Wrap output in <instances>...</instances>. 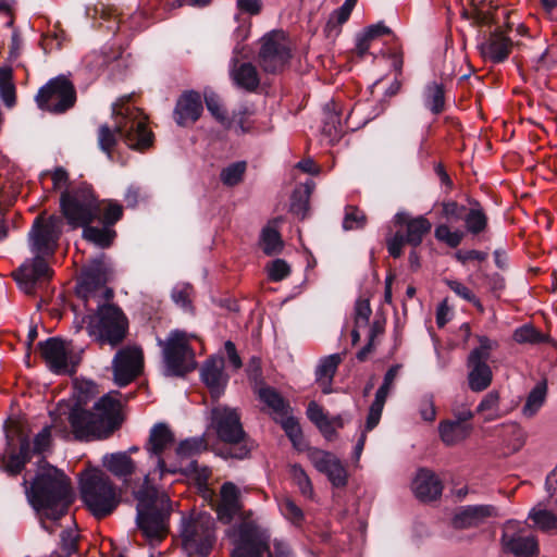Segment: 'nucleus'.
<instances>
[{"instance_id":"obj_1","label":"nucleus","mask_w":557,"mask_h":557,"mask_svg":"<svg viewBox=\"0 0 557 557\" xmlns=\"http://www.w3.org/2000/svg\"><path fill=\"white\" fill-rule=\"evenodd\" d=\"M28 502L38 512L42 528L49 533L54 530L46 520L58 521L64 517L73 500L70 479L55 467L45 462L40 466L30 486L24 480Z\"/></svg>"},{"instance_id":"obj_2","label":"nucleus","mask_w":557,"mask_h":557,"mask_svg":"<svg viewBox=\"0 0 557 557\" xmlns=\"http://www.w3.org/2000/svg\"><path fill=\"white\" fill-rule=\"evenodd\" d=\"M115 128L102 124L98 128L99 148L112 158L117 143L116 133L132 149L145 150L152 145L153 134L147 128V116L139 108L129 103H116L113 107Z\"/></svg>"},{"instance_id":"obj_3","label":"nucleus","mask_w":557,"mask_h":557,"mask_svg":"<svg viewBox=\"0 0 557 557\" xmlns=\"http://www.w3.org/2000/svg\"><path fill=\"white\" fill-rule=\"evenodd\" d=\"M120 401L110 396H102L92 407V410L73 408L69 414V422L75 438L79 441L103 440L120 428Z\"/></svg>"},{"instance_id":"obj_4","label":"nucleus","mask_w":557,"mask_h":557,"mask_svg":"<svg viewBox=\"0 0 557 557\" xmlns=\"http://www.w3.org/2000/svg\"><path fill=\"white\" fill-rule=\"evenodd\" d=\"M151 474L148 473L145 476L143 487L135 493L137 499L136 522L138 529L150 542H160L168 534L170 500L165 494H159L156 487L149 485Z\"/></svg>"},{"instance_id":"obj_5","label":"nucleus","mask_w":557,"mask_h":557,"mask_svg":"<svg viewBox=\"0 0 557 557\" xmlns=\"http://www.w3.org/2000/svg\"><path fill=\"white\" fill-rule=\"evenodd\" d=\"M81 498L98 519L111 515L121 502V493L112 480L101 470H87L81 474Z\"/></svg>"},{"instance_id":"obj_6","label":"nucleus","mask_w":557,"mask_h":557,"mask_svg":"<svg viewBox=\"0 0 557 557\" xmlns=\"http://www.w3.org/2000/svg\"><path fill=\"white\" fill-rule=\"evenodd\" d=\"M60 208L67 223L77 228L100 216L101 201L97 199L89 184L81 183L61 194Z\"/></svg>"},{"instance_id":"obj_7","label":"nucleus","mask_w":557,"mask_h":557,"mask_svg":"<svg viewBox=\"0 0 557 557\" xmlns=\"http://www.w3.org/2000/svg\"><path fill=\"white\" fill-rule=\"evenodd\" d=\"M87 331L100 345L116 347L126 337L128 321L123 311L113 305L100 306L87 317Z\"/></svg>"},{"instance_id":"obj_8","label":"nucleus","mask_w":557,"mask_h":557,"mask_svg":"<svg viewBox=\"0 0 557 557\" xmlns=\"http://www.w3.org/2000/svg\"><path fill=\"white\" fill-rule=\"evenodd\" d=\"M270 541L267 530L252 524H242L232 557H292L287 544L275 541L271 548Z\"/></svg>"},{"instance_id":"obj_9","label":"nucleus","mask_w":557,"mask_h":557,"mask_svg":"<svg viewBox=\"0 0 557 557\" xmlns=\"http://www.w3.org/2000/svg\"><path fill=\"white\" fill-rule=\"evenodd\" d=\"M212 425L218 437L231 445L230 456L237 459L248 457L251 447L248 445L246 433L236 409L215 407L212 409Z\"/></svg>"},{"instance_id":"obj_10","label":"nucleus","mask_w":557,"mask_h":557,"mask_svg":"<svg viewBox=\"0 0 557 557\" xmlns=\"http://www.w3.org/2000/svg\"><path fill=\"white\" fill-rule=\"evenodd\" d=\"M194 337L184 331L174 330L165 341L158 339L168 374L184 375L196 368L195 354L190 347Z\"/></svg>"},{"instance_id":"obj_11","label":"nucleus","mask_w":557,"mask_h":557,"mask_svg":"<svg viewBox=\"0 0 557 557\" xmlns=\"http://www.w3.org/2000/svg\"><path fill=\"white\" fill-rule=\"evenodd\" d=\"M182 547L188 556H207L214 543V522L208 515L184 518L181 529Z\"/></svg>"},{"instance_id":"obj_12","label":"nucleus","mask_w":557,"mask_h":557,"mask_svg":"<svg viewBox=\"0 0 557 557\" xmlns=\"http://www.w3.org/2000/svg\"><path fill=\"white\" fill-rule=\"evenodd\" d=\"M74 84L65 75L49 79L39 88L35 101L40 110L52 114H63L76 103Z\"/></svg>"},{"instance_id":"obj_13","label":"nucleus","mask_w":557,"mask_h":557,"mask_svg":"<svg viewBox=\"0 0 557 557\" xmlns=\"http://www.w3.org/2000/svg\"><path fill=\"white\" fill-rule=\"evenodd\" d=\"M62 226L63 221L60 216H37L28 234L32 253L53 257L62 233Z\"/></svg>"},{"instance_id":"obj_14","label":"nucleus","mask_w":557,"mask_h":557,"mask_svg":"<svg viewBox=\"0 0 557 557\" xmlns=\"http://www.w3.org/2000/svg\"><path fill=\"white\" fill-rule=\"evenodd\" d=\"M290 57V47L284 32H272L262 38L258 59L264 72L274 74L283 71Z\"/></svg>"},{"instance_id":"obj_15","label":"nucleus","mask_w":557,"mask_h":557,"mask_svg":"<svg viewBox=\"0 0 557 557\" xmlns=\"http://www.w3.org/2000/svg\"><path fill=\"white\" fill-rule=\"evenodd\" d=\"M500 544L505 553L517 557L539 556L540 554L537 537L518 521L510 520L505 523Z\"/></svg>"},{"instance_id":"obj_16","label":"nucleus","mask_w":557,"mask_h":557,"mask_svg":"<svg viewBox=\"0 0 557 557\" xmlns=\"http://www.w3.org/2000/svg\"><path fill=\"white\" fill-rule=\"evenodd\" d=\"M38 348L47 367L53 373L64 374L75 371L78 361L75 359L71 343L51 337L38 343Z\"/></svg>"},{"instance_id":"obj_17","label":"nucleus","mask_w":557,"mask_h":557,"mask_svg":"<svg viewBox=\"0 0 557 557\" xmlns=\"http://www.w3.org/2000/svg\"><path fill=\"white\" fill-rule=\"evenodd\" d=\"M480 346L474 348L468 357L469 387L473 392L486 389L492 382V370L487 364L493 342L485 336L480 337Z\"/></svg>"},{"instance_id":"obj_18","label":"nucleus","mask_w":557,"mask_h":557,"mask_svg":"<svg viewBox=\"0 0 557 557\" xmlns=\"http://www.w3.org/2000/svg\"><path fill=\"white\" fill-rule=\"evenodd\" d=\"M144 368L143 349L138 346H127L120 349L113 359V374L120 386H125L135 380Z\"/></svg>"},{"instance_id":"obj_19","label":"nucleus","mask_w":557,"mask_h":557,"mask_svg":"<svg viewBox=\"0 0 557 557\" xmlns=\"http://www.w3.org/2000/svg\"><path fill=\"white\" fill-rule=\"evenodd\" d=\"M49 258L34 255V258L24 262L14 274L15 280L26 293H32L37 282L52 277L53 271L49 267Z\"/></svg>"},{"instance_id":"obj_20","label":"nucleus","mask_w":557,"mask_h":557,"mask_svg":"<svg viewBox=\"0 0 557 557\" xmlns=\"http://www.w3.org/2000/svg\"><path fill=\"white\" fill-rule=\"evenodd\" d=\"M108 281V271L98 263L83 273L78 294L82 295L86 301L98 295L106 299H110L113 296V292L106 286Z\"/></svg>"},{"instance_id":"obj_21","label":"nucleus","mask_w":557,"mask_h":557,"mask_svg":"<svg viewBox=\"0 0 557 557\" xmlns=\"http://www.w3.org/2000/svg\"><path fill=\"white\" fill-rule=\"evenodd\" d=\"M202 113L200 95L196 91L184 92L176 101L173 117L177 125H193Z\"/></svg>"},{"instance_id":"obj_22","label":"nucleus","mask_w":557,"mask_h":557,"mask_svg":"<svg viewBox=\"0 0 557 557\" xmlns=\"http://www.w3.org/2000/svg\"><path fill=\"white\" fill-rule=\"evenodd\" d=\"M173 443L174 434L166 424L158 423L152 426L145 448L150 456L158 458L157 466L161 475L165 472V462L161 458V455L171 447Z\"/></svg>"},{"instance_id":"obj_23","label":"nucleus","mask_w":557,"mask_h":557,"mask_svg":"<svg viewBox=\"0 0 557 557\" xmlns=\"http://www.w3.org/2000/svg\"><path fill=\"white\" fill-rule=\"evenodd\" d=\"M496 516L497 509L493 505L463 506L456 512L453 524L458 529H469L479 527L488 518Z\"/></svg>"},{"instance_id":"obj_24","label":"nucleus","mask_w":557,"mask_h":557,"mask_svg":"<svg viewBox=\"0 0 557 557\" xmlns=\"http://www.w3.org/2000/svg\"><path fill=\"white\" fill-rule=\"evenodd\" d=\"M412 490L421 502H432L442 495L443 483L433 471L420 469L412 482Z\"/></svg>"},{"instance_id":"obj_25","label":"nucleus","mask_w":557,"mask_h":557,"mask_svg":"<svg viewBox=\"0 0 557 557\" xmlns=\"http://www.w3.org/2000/svg\"><path fill=\"white\" fill-rule=\"evenodd\" d=\"M394 223L397 226L406 227V235H404L406 243L413 247L422 243L424 235L428 234L432 227L431 222L426 218L422 215L410 218L405 212H398L394 216Z\"/></svg>"},{"instance_id":"obj_26","label":"nucleus","mask_w":557,"mask_h":557,"mask_svg":"<svg viewBox=\"0 0 557 557\" xmlns=\"http://www.w3.org/2000/svg\"><path fill=\"white\" fill-rule=\"evenodd\" d=\"M201 377L212 397H220L227 382V376L224 374V359L222 357L208 359L202 367Z\"/></svg>"},{"instance_id":"obj_27","label":"nucleus","mask_w":557,"mask_h":557,"mask_svg":"<svg viewBox=\"0 0 557 557\" xmlns=\"http://www.w3.org/2000/svg\"><path fill=\"white\" fill-rule=\"evenodd\" d=\"M221 498L216 506V513L221 521L228 523L240 511L239 490L232 482L221 486Z\"/></svg>"},{"instance_id":"obj_28","label":"nucleus","mask_w":557,"mask_h":557,"mask_svg":"<svg viewBox=\"0 0 557 557\" xmlns=\"http://www.w3.org/2000/svg\"><path fill=\"white\" fill-rule=\"evenodd\" d=\"M512 42L503 32H494L480 46L482 55L494 63L506 60L511 51Z\"/></svg>"},{"instance_id":"obj_29","label":"nucleus","mask_w":557,"mask_h":557,"mask_svg":"<svg viewBox=\"0 0 557 557\" xmlns=\"http://www.w3.org/2000/svg\"><path fill=\"white\" fill-rule=\"evenodd\" d=\"M342 361L343 356L341 354L329 355L319 361L314 372L315 383L324 394H331L333 392V379Z\"/></svg>"},{"instance_id":"obj_30","label":"nucleus","mask_w":557,"mask_h":557,"mask_svg":"<svg viewBox=\"0 0 557 557\" xmlns=\"http://www.w3.org/2000/svg\"><path fill=\"white\" fill-rule=\"evenodd\" d=\"M102 466L114 476L126 481L136 470L135 461L125 451L106 454Z\"/></svg>"},{"instance_id":"obj_31","label":"nucleus","mask_w":557,"mask_h":557,"mask_svg":"<svg viewBox=\"0 0 557 557\" xmlns=\"http://www.w3.org/2000/svg\"><path fill=\"white\" fill-rule=\"evenodd\" d=\"M472 424L453 422L450 419L442 420L438 423V435L446 446H456L466 441L472 433Z\"/></svg>"},{"instance_id":"obj_32","label":"nucleus","mask_w":557,"mask_h":557,"mask_svg":"<svg viewBox=\"0 0 557 557\" xmlns=\"http://www.w3.org/2000/svg\"><path fill=\"white\" fill-rule=\"evenodd\" d=\"M30 440L27 436L20 438L17 453H12L8 459L3 458V470L11 476L20 474L32 460Z\"/></svg>"},{"instance_id":"obj_33","label":"nucleus","mask_w":557,"mask_h":557,"mask_svg":"<svg viewBox=\"0 0 557 557\" xmlns=\"http://www.w3.org/2000/svg\"><path fill=\"white\" fill-rule=\"evenodd\" d=\"M231 77L239 88L247 91H255L260 84L258 71L251 63H234L231 70Z\"/></svg>"},{"instance_id":"obj_34","label":"nucleus","mask_w":557,"mask_h":557,"mask_svg":"<svg viewBox=\"0 0 557 557\" xmlns=\"http://www.w3.org/2000/svg\"><path fill=\"white\" fill-rule=\"evenodd\" d=\"M260 400L271 410L274 420L290 412V406L273 387H261L258 392Z\"/></svg>"},{"instance_id":"obj_35","label":"nucleus","mask_w":557,"mask_h":557,"mask_svg":"<svg viewBox=\"0 0 557 557\" xmlns=\"http://www.w3.org/2000/svg\"><path fill=\"white\" fill-rule=\"evenodd\" d=\"M499 436L507 454L520 450L525 443V434L517 423H507L500 426Z\"/></svg>"},{"instance_id":"obj_36","label":"nucleus","mask_w":557,"mask_h":557,"mask_svg":"<svg viewBox=\"0 0 557 557\" xmlns=\"http://www.w3.org/2000/svg\"><path fill=\"white\" fill-rule=\"evenodd\" d=\"M468 233L478 235L487 228L488 219L482 206L478 201L472 202V207L463 216Z\"/></svg>"},{"instance_id":"obj_37","label":"nucleus","mask_w":557,"mask_h":557,"mask_svg":"<svg viewBox=\"0 0 557 557\" xmlns=\"http://www.w3.org/2000/svg\"><path fill=\"white\" fill-rule=\"evenodd\" d=\"M547 396V383L545 380L539 382L529 393L525 404L522 407V414L527 418L534 417L542 408Z\"/></svg>"},{"instance_id":"obj_38","label":"nucleus","mask_w":557,"mask_h":557,"mask_svg":"<svg viewBox=\"0 0 557 557\" xmlns=\"http://www.w3.org/2000/svg\"><path fill=\"white\" fill-rule=\"evenodd\" d=\"M82 227L83 238L100 248L110 247L116 235L114 230L106 226L104 224L102 227L90 226V224Z\"/></svg>"},{"instance_id":"obj_39","label":"nucleus","mask_w":557,"mask_h":557,"mask_svg":"<svg viewBox=\"0 0 557 557\" xmlns=\"http://www.w3.org/2000/svg\"><path fill=\"white\" fill-rule=\"evenodd\" d=\"M424 106L433 113L440 114L445 108V91L442 84H429L423 94Z\"/></svg>"},{"instance_id":"obj_40","label":"nucleus","mask_w":557,"mask_h":557,"mask_svg":"<svg viewBox=\"0 0 557 557\" xmlns=\"http://www.w3.org/2000/svg\"><path fill=\"white\" fill-rule=\"evenodd\" d=\"M260 247L267 256L277 255L283 250L284 244L278 231L268 224L260 235Z\"/></svg>"},{"instance_id":"obj_41","label":"nucleus","mask_w":557,"mask_h":557,"mask_svg":"<svg viewBox=\"0 0 557 557\" xmlns=\"http://www.w3.org/2000/svg\"><path fill=\"white\" fill-rule=\"evenodd\" d=\"M529 519L543 532L557 530V516L545 508H532L529 512Z\"/></svg>"},{"instance_id":"obj_42","label":"nucleus","mask_w":557,"mask_h":557,"mask_svg":"<svg viewBox=\"0 0 557 557\" xmlns=\"http://www.w3.org/2000/svg\"><path fill=\"white\" fill-rule=\"evenodd\" d=\"M367 224L366 213L356 206L348 205L345 207L343 228L345 231L361 230Z\"/></svg>"},{"instance_id":"obj_43","label":"nucleus","mask_w":557,"mask_h":557,"mask_svg":"<svg viewBox=\"0 0 557 557\" xmlns=\"http://www.w3.org/2000/svg\"><path fill=\"white\" fill-rule=\"evenodd\" d=\"M311 188L307 185L294 191L290 202V212L299 219H305L309 210V197Z\"/></svg>"},{"instance_id":"obj_44","label":"nucleus","mask_w":557,"mask_h":557,"mask_svg":"<svg viewBox=\"0 0 557 557\" xmlns=\"http://www.w3.org/2000/svg\"><path fill=\"white\" fill-rule=\"evenodd\" d=\"M307 417L325 435L333 431L332 423L329 420L327 416L324 413L323 408L315 401L309 403L307 408Z\"/></svg>"},{"instance_id":"obj_45","label":"nucleus","mask_w":557,"mask_h":557,"mask_svg":"<svg viewBox=\"0 0 557 557\" xmlns=\"http://www.w3.org/2000/svg\"><path fill=\"white\" fill-rule=\"evenodd\" d=\"M308 458L314 468L325 474L327 469L334 466L337 457L332 453L319 449V448H310L308 450Z\"/></svg>"},{"instance_id":"obj_46","label":"nucleus","mask_w":557,"mask_h":557,"mask_svg":"<svg viewBox=\"0 0 557 557\" xmlns=\"http://www.w3.org/2000/svg\"><path fill=\"white\" fill-rule=\"evenodd\" d=\"M275 421L282 425L283 430L285 431L288 438L292 441L293 445L295 447H298L302 442V432L296 418L293 417L289 412L287 414H284L283 417H280L278 420Z\"/></svg>"},{"instance_id":"obj_47","label":"nucleus","mask_w":557,"mask_h":557,"mask_svg":"<svg viewBox=\"0 0 557 557\" xmlns=\"http://www.w3.org/2000/svg\"><path fill=\"white\" fill-rule=\"evenodd\" d=\"M247 164L245 161H238L230 164L221 171L220 178L226 186H235L239 184L246 172Z\"/></svg>"},{"instance_id":"obj_48","label":"nucleus","mask_w":557,"mask_h":557,"mask_svg":"<svg viewBox=\"0 0 557 557\" xmlns=\"http://www.w3.org/2000/svg\"><path fill=\"white\" fill-rule=\"evenodd\" d=\"M290 476L298 486L300 493L308 498L313 497V486L310 478L299 465H293L289 469Z\"/></svg>"},{"instance_id":"obj_49","label":"nucleus","mask_w":557,"mask_h":557,"mask_svg":"<svg viewBox=\"0 0 557 557\" xmlns=\"http://www.w3.org/2000/svg\"><path fill=\"white\" fill-rule=\"evenodd\" d=\"M418 412L421 419L425 422L432 423L436 419L435 399L432 393H425L418 399Z\"/></svg>"},{"instance_id":"obj_50","label":"nucleus","mask_w":557,"mask_h":557,"mask_svg":"<svg viewBox=\"0 0 557 557\" xmlns=\"http://www.w3.org/2000/svg\"><path fill=\"white\" fill-rule=\"evenodd\" d=\"M513 339L518 344H539L544 342V335L534 326L524 324L513 332Z\"/></svg>"},{"instance_id":"obj_51","label":"nucleus","mask_w":557,"mask_h":557,"mask_svg":"<svg viewBox=\"0 0 557 557\" xmlns=\"http://www.w3.org/2000/svg\"><path fill=\"white\" fill-rule=\"evenodd\" d=\"M357 3V0H345L342 7L333 11L326 24V28L331 29L346 23Z\"/></svg>"},{"instance_id":"obj_52","label":"nucleus","mask_w":557,"mask_h":557,"mask_svg":"<svg viewBox=\"0 0 557 557\" xmlns=\"http://www.w3.org/2000/svg\"><path fill=\"white\" fill-rule=\"evenodd\" d=\"M434 235L437 240L445 243L450 248H456L460 245L463 233L460 231H451L449 226L441 224L435 228Z\"/></svg>"},{"instance_id":"obj_53","label":"nucleus","mask_w":557,"mask_h":557,"mask_svg":"<svg viewBox=\"0 0 557 557\" xmlns=\"http://www.w3.org/2000/svg\"><path fill=\"white\" fill-rule=\"evenodd\" d=\"M207 449V442L203 437H194L183 441L177 449L176 453L178 456L182 457H189L197 455L203 450Z\"/></svg>"},{"instance_id":"obj_54","label":"nucleus","mask_w":557,"mask_h":557,"mask_svg":"<svg viewBox=\"0 0 557 557\" xmlns=\"http://www.w3.org/2000/svg\"><path fill=\"white\" fill-rule=\"evenodd\" d=\"M251 115L252 111L247 107H243L237 112H234L232 121L228 120V123L225 126L232 127V125H234L236 131L247 133L252 128V122L250 120Z\"/></svg>"},{"instance_id":"obj_55","label":"nucleus","mask_w":557,"mask_h":557,"mask_svg":"<svg viewBox=\"0 0 557 557\" xmlns=\"http://www.w3.org/2000/svg\"><path fill=\"white\" fill-rule=\"evenodd\" d=\"M205 102L208 111L223 125L228 123L226 111L224 110L219 96L214 92L205 95Z\"/></svg>"},{"instance_id":"obj_56","label":"nucleus","mask_w":557,"mask_h":557,"mask_svg":"<svg viewBox=\"0 0 557 557\" xmlns=\"http://www.w3.org/2000/svg\"><path fill=\"white\" fill-rule=\"evenodd\" d=\"M283 516L292 523L299 525L304 521L302 509L290 498H284L280 504Z\"/></svg>"},{"instance_id":"obj_57","label":"nucleus","mask_w":557,"mask_h":557,"mask_svg":"<svg viewBox=\"0 0 557 557\" xmlns=\"http://www.w3.org/2000/svg\"><path fill=\"white\" fill-rule=\"evenodd\" d=\"M51 443V426L47 425L34 437L33 445L30 444L32 457L49 450Z\"/></svg>"},{"instance_id":"obj_58","label":"nucleus","mask_w":557,"mask_h":557,"mask_svg":"<svg viewBox=\"0 0 557 557\" xmlns=\"http://www.w3.org/2000/svg\"><path fill=\"white\" fill-rule=\"evenodd\" d=\"M101 222L108 227H112L123 215V208L116 202H108L104 208L101 207Z\"/></svg>"},{"instance_id":"obj_59","label":"nucleus","mask_w":557,"mask_h":557,"mask_svg":"<svg viewBox=\"0 0 557 557\" xmlns=\"http://www.w3.org/2000/svg\"><path fill=\"white\" fill-rule=\"evenodd\" d=\"M499 396L496 392H490L485 395L478 407L479 412H488L485 416L486 421H491L497 417Z\"/></svg>"},{"instance_id":"obj_60","label":"nucleus","mask_w":557,"mask_h":557,"mask_svg":"<svg viewBox=\"0 0 557 557\" xmlns=\"http://www.w3.org/2000/svg\"><path fill=\"white\" fill-rule=\"evenodd\" d=\"M268 276L272 282H280L290 274L289 264L283 259H275L267 267Z\"/></svg>"},{"instance_id":"obj_61","label":"nucleus","mask_w":557,"mask_h":557,"mask_svg":"<svg viewBox=\"0 0 557 557\" xmlns=\"http://www.w3.org/2000/svg\"><path fill=\"white\" fill-rule=\"evenodd\" d=\"M326 476L335 487H343L347 484V471L337 458L332 468L325 472Z\"/></svg>"},{"instance_id":"obj_62","label":"nucleus","mask_w":557,"mask_h":557,"mask_svg":"<svg viewBox=\"0 0 557 557\" xmlns=\"http://www.w3.org/2000/svg\"><path fill=\"white\" fill-rule=\"evenodd\" d=\"M193 287L183 285L175 287L172 292L173 301L184 310H191Z\"/></svg>"},{"instance_id":"obj_63","label":"nucleus","mask_w":557,"mask_h":557,"mask_svg":"<svg viewBox=\"0 0 557 557\" xmlns=\"http://www.w3.org/2000/svg\"><path fill=\"white\" fill-rule=\"evenodd\" d=\"M385 403L374 398L370 406L363 432L373 430L380 422Z\"/></svg>"},{"instance_id":"obj_64","label":"nucleus","mask_w":557,"mask_h":557,"mask_svg":"<svg viewBox=\"0 0 557 557\" xmlns=\"http://www.w3.org/2000/svg\"><path fill=\"white\" fill-rule=\"evenodd\" d=\"M355 324L356 329L366 327L369 323L370 315L372 313L370 304L368 300H359L355 308Z\"/></svg>"}]
</instances>
